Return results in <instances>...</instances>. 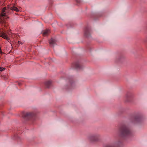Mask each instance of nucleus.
<instances>
[{"instance_id": "12", "label": "nucleus", "mask_w": 147, "mask_h": 147, "mask_svg": "<svg viewBox=\"0 0 147 147\" xmlns=\"http://www.w3.org/2000/svg\"><path fill=\"white\" fill-rule=\"evenodd\" d=\"M84 35L86 37H89L90 36V33L89 30L88 29L86 28L84 32Z\"/></svg>"}, {"instance_id": "9", "label": "nucleus", "mask_w": 147, "mask_h": 147, "mask_svg": "<svg viewBox=\"0 0 147 147\" xmlns=\"http://www.w3.org/2000/svg\"><path fill=\"white\" fill-rule=\"evenodd\" d=\"M0 37H3V38L8 40L9 38L7 37V35L5 33L3 32H0Z\"/></svg>"}, {"instance_id": "10", "label": "nucleus", "mask_w": 147, "mask_h": 147, "mask_svg": "<svg viewBox=\"0 0 147 147\" xmlns=\"http://www.w3.org/2000/svg\"><path fill=\"white\" fill-rule=\"evenodd\" d=\"M50 32V30L48 29L43 30L42 32V33L44 36H47Z\"/></svg>"}, {"instance_id": "2", "label": "nucleus", "mask_w": 147, "mask_h": 147, "mask_svg": "<svg viewBox=\"0 0 147 147\" xmlns=\"http://www.w3.org/2000/svg\"><path fill=\"white\" fill-rule=\"evenodd\" d=\"M100 137V136L99 134H96L89 135L87 138L90 142H94L98 141Z\"/></svg>"}, {"instance_id": "13", "label": "nucleus", "mask_w": 147, "mask_h": 147, "mask_svg": "<svg viewBox=\"0 0 147 147\" xmlns=\"http://www.w3.org/2000/svg\"><path fill=\"white\" fill-rule=\"evenodd\" d=\"M45 84L47 88L49 87L51 84V82L50 81H47L45 83Z\"/></svg>"}, {"instance_id": "5", "label": "nucleus", "mask_w": 147, "mask_h": 147, "mask_svg": "<svg viewBox=\"0 0 147 147\" xmlns=\"http://www.w3.org/2000/svg\"><path fill=\"white\" fill-rule=\"evenodd\" d=\"M142 120V115L140 114L135 115L133 118L132 121L135 123H140Z\"/></svg>"}, {"instance_id": "15", "label": "nucleus", "mask_w": 147, "mask_h": 147, "mask_svg": "<svg viewBox=\"0 0 147 147\" xmlns=\"http://www.w3.org/2000/svg\"><path fill=\"white\" fill-rule=\"evenodd\" d=\"M4 70L5 68L1 67H0V71H4Z\"/></svg>"}, {"instance_id": "1", "label": "nucleus", "mask_w": 147, "mask_h": 147, "mask_svg": "<svg viewBox=\"0 0 147 147\" xmlns=\"http://www.w3.org/2000/svg\"><path fill=\"white\" fill-rule=\"evenodd\" d=\"M120 136L123 139L128 138L133 136L132 133L129 126L126 124L121 125L119 128Z\"/></svg>"}, {"instance_id": "6", "label": "nucleus", "mask_w": 147, "mask_h": 147, "mask_svg": "<svg viewBox=\"0 0 147 147\" xmlns=\"http://www.w3.org/2000/svg\"><path fill=\"white\" fill-rule=\"evenodd\" d=\"M6 8L4 7L1 13V17H0V23L3 26H5V22L4 20V18H2V17L6 16Z\"/></svg>"}, {"instance_id": "3", "label": "nucleus", "mask_w": 147, "mask_h": 147, "mask_svg": "<svg viewBox=\"0 0 147 147\" xmlns=\"http://www.w3.org/2000/svg\"><path fill=\"white\" fill-rule=\"evenodd\" d=\"M23 118L26 120L31 119H34L36 118L35 113L32 112H27L24 113L23 115Z\"/></svg>"}, {"instance_id": "11", "label": "nucleus", "mask_w": 147, "mask_h": 147, "mask_svg": "<svg viewBox=\"0 0 147 147\" xmlns=\"http://www.w3.org/2000/svg\"><path fill=\"white\" fill-rule=\"evenodd\" d=\"M49 42L51 46H53L55 44L56 40L55 39L52 38L49 41Z\"/></svg>"}, {"instance_id": "8", "label": "nucleus", "mask_w": 147, "mask_h": 147, "mask_svg": "<svg viewBox=\"0 0 147 147\" xmlns=\"http://www.w3.org/2000/svg\"><path fill=\"white\" fill-rule=\"evenodd\" d=\"M9 9L15 11L16 12H18L19 11V9L14 6H13L12 7L10 6L8 7V9H7L6 10V11L7 13H9L8 12Z\"/></svg>"}, {"instance_id": "14", "label": "nucleus", "mask_w": 147, "mask_h": 147, "mask_svg": "<svg viewBox=\"0 0 147 147\" xmlns=\"http://www.w3.org/2000/svg\"><path fill=\"white\" fill-rule=\"evenodd\" d=\"M132 95V94L131 93L129 92H128L126 95V98L127 99H129L131 97Z\"/></svg>"}, {"instance_id": "4", "label": "nucleus", "mask_w": 147, "mask_h": 147, "mask_svg": "<svg viewBox=\"0 0 147 147\" xmlns=\"http://www.w3.org/2000/svg\"><path fill=\"white\" fill-rule=\"evenodd\" d=\"M122 141L121 139H119L113 143L107 144L104 147H119L122 144Z\"/></svg>"}, {"instance_id": "7", "label": "nucleus", "mask_w": 147, "mask_h": 147, "mask_svg": "<svg viewBox=\"0 0 147 147\" xmlns=\"http://www.w3.org/2000/svg\"><path fill=\"white\" fill-rule=\"evenodd\" d=\"M73 66L74 68L78 69H80L82 68V66L78 61L74 63Z\"/></svg>"}]
</instances>
